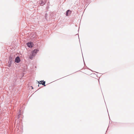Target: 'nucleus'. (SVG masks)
<instances>
[{"mask_svg": "<svg viewBox=\"0 0 134 134\" xmlns=\"http://www.w3.org/2000/svg\"><path fill=\"white\" fill-rule=\"evenodd\" d=\"M9 59V61L8 62V66L9 67H10L13 63V59L12 57L11 56H10Z\"/></svg>", "mask_w": 134, "mask_h": 134, "instance_id": "f257e3e1", "label": "nucleus"}, {"mask_svg": "<svg viewBox=\"0 0 134 134\" xmlns=\"http://www.w3.org/2000/svg\"><path fill=\"white\" fill-rule=\"evenodd\" d=\"M39 51V50L38 49H36L32 51L31 53L33 55L35 56Z\"/></svg>", "mask_w": 134, "mask_h": 134, "instance_id": "f03ea898", "label": "nucleus"}, {"mask_svg": "<svg viewBox=\"0 0 134 134\" xmlns=\"http://www.w3.org/2000/svg\"><path fill=\"white\" fill-rule=\"evenodd\" d=\"M26 44L29 47L32 48L33 46V43L31 42H29L26 43Z\"/></svg>", "mask_w": 134, "mask_h": 134, "instance_id": "7ed1b4c3", "label": "nucleus"}, {"mask_svg": "<svg viewBox=\"0 0 134 134\" xmlns=\"http://www.w3.org/2000/svg\"><path fill=\"white\" fill-rule=\"evenodd\" d=\"M46 3V2L45 0H41L39 2V3L40 4L41 6H42L45 5Z\"/></svg>", "mask_w": 134, "mask_h": 134, "instance_id": "20e7f679", "label": "nucleus"}, {"mask_svg": "<svg viewBox=\"0 0 134 134\" xmlns=\"http://www.w3.org/2000/svg\"><path fill=\"white\" fill-rule=\"evenodd\" d=\"M20 59L19 56H17L15 59V62L18 63L20 61Z\"/></svg>", "mask_w": 134, "mask_h": 134, "instance_id": "39448f33", "label": "nucleus"}, {"mask_svg": "<svg viewBox=\"0 0 134 134\" xmlns=\"http://www.w3.org/2000/svg\"><path fill=\"white\" fill-rule=\"evenodd\" d=\"M40 82H41V83H39L40 84H41L42 85H43L44 86H46V85H45L46 82L44 80L40 81Z\"/></svg>", "mask_w": 134, "mask_h": 134, "instance_id": "423d86ee", "label": "nucleus"}, {"mask_svg": "<svg viewBox=\"0 0 134 134\" xmlns=\"http://www.w3.org/2000/svg\"><path fill=\"white\" fill-rule=\"evenodd\" d=\"M35 56V55H33L31 53V55H30L29 57V58L30 59H32L33 58V57Z\"/></svg>", "mask_w": 134, "mask_h": 134, "instance_id": "0eeeda50", "label": "nucleus"}, {"mask_svg": "<svg viewBox=\"0 0 134 134\" xmlns=\"http://www.w3.org/2000/svg\"><path fill=\"white\" fill-rule=\"evenodd\" d=\"M69 12H70V13H71V11H70V10H67L66 11V15L67 16H68V13Z\"/></svg>", "mask_w": 134, "mask_h": 134, "instance_id": "6e6552de", "label": "nucleus"}, {"mask_svg": "<svg viewBox=\"0 0 134 134\" xmlns=\"http://www.w3.org/2000/svg\"><path fill=\"white\" fill-rule=\"evenodd\" d=\"M91 0H86V3L87 4L88 3H89V4L91 2Z\"/></svg>", "mask_w": 134, "mask_h": 134, "instance_id": "1a4fd4ad", "label": "nucleus"}, {"mask_svg": "<svg viewBox=\"0 0 134 134\" xmlns=\"http://www.w3.org/2000/svg\"><path fill=\"white\" fill-rule=\"evenodd\" d=\"M31 87H32V89H33V88L32 87V86H31Z\"/></svg>", "mask_w": 134, "mask_h": 134, "instance_id": "9d476101", "label": "nucleus"}, {"mask_svg": "<svg viewBox=\"0 0 134 134\" xmlns=\"http://www.w3.org/2000/svg\"><path fill=\"white\" fill-rule=\"evenodd\" d=\"M107 130H108V129H107V131H106V132H107Z\"/></svg>", "mask_w": 134, "mask_h": 134, "instance_id": "9b49d317", "label": "nucleus"}, {"mask_svg": "<svg viewBox=\"0 0 134 134\" xmlns=\"http://www.w3.org/2000/svg\"><path fill=\"white\" fill-rule=\"evenodd\" d=\"M107 130H108V129H107V131H106V132H107Z\"/></svg>", "mask_w": 134, "mask_h": 134, "instance_id": "f8f14e48", "label": "nucleus"}, {"mask_svg": "<svg viewBox=\"0 0 134 134\" xmlns=\"http://www.w3.org/2000/svg\"><path fill=\"white\" fill-rule=\"evenodd\" d=\"M107 130H108V129H107V131H106V132H107Z\"/></svg>", "mask_w": 134, "mask_h": 134, "instance_id": "ddd939ff", "label": "nucleus"}, {"mask_svg": "<svg viewBox=\"0 0 134 134\" xmlns=\"http://www.w3.org/2000/svg\"><path fill=\"white\" fill-rule=\"evenodd\" d=\"M107 130H108V129H107V131H106V132H107Z\"/></svg>", "mask_w": 134, "mask_h": 134, "instance_id": "4468645a", "label": "nucleus"}, {"mask_svg": "<svg viewBox=\"0 0 134 134\" xmlns=\"http://www.w3.org/2000/svg\"><path fill=\"white\" fill-rule=\"evenodd\" d=\"M38 86H39V84H38Z\"/></svg>", "mask_w": 134, "mask_h": 134, "instance_id": "2eb2a0df", "label": "nucleus"}, {"mask_svg": "<svg viewBox=\"0 0 134 134\" xmlns=\"http://www.w3.org/2000/svg\"><path fill=\"white\" fill-rule=\"evenodd\" d=\"M37 82H38V83H39L38 81H37Z\"/></svg>", "mask_w": 134, "mask_h": 134, "instance_id": "dca6fc26", "label": "nucleus"}]
</instances>
